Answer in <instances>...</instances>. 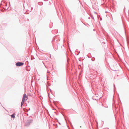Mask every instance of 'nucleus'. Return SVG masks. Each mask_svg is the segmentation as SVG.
<instances>
[{"label":"nucleus","instance_id":"2","mask_svg":"<svg viewBox=\"0 0 129 129\" xmlns=\"http://www.w3.org/2000/svg\"><path fill=\"white\" fill-rule=\"evenodd\" d=\"M24 63L22 62H18L16 63V65L17 66H20L23 65Z\"/></svg>","mask_w":129,"mask_h":129},{"label":"nucleus","instance_id":"1","mask_svg":"<svg viewBox=\"0 0 129 129\" xmlns=\"http://www.w3.org/2000/svg\"><path fill=\"white\" fill-rule=\"evenodd\" d=\"M28 99L27 96L26 94H24L23 95V97L21 103V106L24 103L27 101Z\"/></svg>","mask_w":129,"mask_h":129},{"label":"nucleus","instance_id":"3","mask_svg":"<svg viewBox=\"0 0 129 129\" xmlns=\"http://www.w3.org/2000/svg\"><path fill=\"white\" fill-rule=\"evenodd\" d=\"M15 113L11 115V117L14 118H15Z\"/></svg>","mask_w":129,"mask_h":129}]
</instances>
